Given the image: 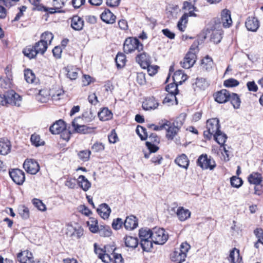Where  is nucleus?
I'll list each match as a JSON object with an SVG mask.
<instances>
[{
    "mask_svg": "<svg viewBox=\"0 0 263 263\" xmlns=\"http://www.w3.org/2000/svg\"><path fill=\"white\" fill-rule=\"evenodd\" d=\"M153 240L151 239L140 240V246L144 251L148 252L153 248Z\"/></svg>",
    "mask_w": 263,
    "mask_h": 263,
    "instance_id": "43",
    "label": "nucleus"
},
{
    "mask_svg": "<svg viewBox=\"0 0 263 263\" xmlns=\"http://www.w3.org/2000/svg\"><path fill=\"white\" fill-rule=\"evenodd\" d=\"M195 10H191L189 11V13H184L180 18L179 20L178 24H177V27L179 30L181 31H184V29L186 27L185 24L187 22V18L189 16H196V15L194 13Z\"/></svg>",
    "mask_w": 263,
    "mask_h": 263,
    "instance_id": "16",
    "label": "nucleus"
},
{
    "mask_svg": "<svg viewBox=\"0 0 263 263\" xmlns=\"http://www.w3.org/2000/svg\"><path fill=\"white\" fill-rule=\"evenodd\" d=\"M230 92L226 89H222L217 92L215 95V100L219 103H223L229 100Z\"/></svg>",
    "mask_w": 263,
    "mask_h": 263,
    "instance_id": "24",
    "label": "nucleus"
},
{
    "mask_svg": "<svg viewBox=\"0 0 263 263\" xmlns=\"http://www.w3.org/2000/svg\"><path fill=\"white\" fill-rule=\"evenodd\" d=\"M116 62L118 68L123 67L126 62V58L123 53H118L116 58Z\"/></svg>",
    "mask_w": 263,
    "mask_h": 263,
    "instance_id": "46",
    "label": "nucleus"
},
{
    "mask_svg": "<svg viewBox=\"0 0 263 263\" xmlns=\"http://www.w3.org/2000/svg\"><path fill=\"white\" fill-rule=\"evenodd\" d=\"M222 39V33L220 30H214L211 34V40L214 43L218 44Z\"/></svg>",
    "mask_w": 263,
    "mask_h": 263,
    "instance_id": "48",
    "label": "nucleus"
},
{
    "mask_svg": "<svg viewBox=\"0 0 263 263\" xmlns=\"http://www.w3.org/2000/svg\"><path fill=\"white\" fill-rule=\"evenodd\" d=\"M199 42L196 41L190 47V51L186 53L182 61L180 62L181 66L185 69L192 67L197 59L196 53L198 52Z\"/></svg>",
    "mask_w": 263,
    "mask_h": 263,
    "instance_id": "3",
    "label": "nucleus"
},
{
    "mask_svg": "<svg viewBox=\"0 0 263 263\" xmlns=\"http://www.w3.org/2000/svg\"><path fill=\"white\" fill-rule=\"evenodd\" d=\"M138 220L134 216H130L126 217L124 222L125 228L127 230H132L138 226Z\"/></svg>",
    "mask_w": 263,
    "mask_h": 263,
    "instance_id": "25",
    "label": "nucleus"
},
{
    "mask_svg": "<svg viewBox=\"0 0 263 263\" xmlns=\"http://www.w3.org/2000/svg\"><path fill=\"white\" fill-rule=\"evenodd\" d=\"M152 240L157 245H163L168 239V235L163 229L155 227L152 229Z\"/></svg>",
    "mask_w": 263,
    "mask_h": 263,
    "instance_id": "9",
    "label": "nucleus"
},
{
    "mask_svg": "<svg viewBox=\"0 0 263 263\" xmlns=\"http://www.w3.org/2000/svg\"><path fill=\"white\" fill-rule=\"evenodd\" d=\"M95 252L98 255V257L102 260L104 262L107 263L111 260V256L110 254L106 253L105 249L104 250L102 249L97 247L96 243L94 244Z\"/></svg>",
    "mask_w": 263,
    "mask_h": 263,
    "instance_id": "19",
    "label": "nucleus"
},
{
    "mask_svg": "<svg viewBox=\"0 0 263 263\" xmlns=\"http://www.w3.org/2000/svg\"><path fill=\"white\" fill-rule=\"evenodd\" d=\"M78 183L84 191H88L91 187V183L83 175H80L78 179Z\"/></svg>",
    "mask_w": 263,
    "mask_h": 263,
    "instance_id": "33",
    "label": "nucleus"
},
{
    "mask_svg": "<svg viewBox=\"0 0 263 263\" xmlns=\"http://www.w3.org/2000/svg\"><path fill=\"white\" fill-rule=\"evenodd\" d=\"M53 39V35L52 33L46 31L42 34L41 35V40H43L47 44L50 45Z\"/></svg>",
    "mask_w": 263,
    "mask_h": 263,
    "instance_id": "47",
    "label": "nucleus"
},
{
    "mask_svg": "<svg viewBox=\"0 0 263 263\" xmlns=\"http://www.w3.org/2000/svg\"><path fill=\"white\" fill-rule=\"evenodd\" d=\"M81 118L78 117L75 118L72 122V126L76 133L80 134H87L91 131L93 128L80 124Z\"/></svg>",
    "mask_w": 263,
    "mask_h": 263,
    "instance_id": "14",
    "label": "nucleus"
},
{
    "mask_svg": "<svg viewBox=\"0 0 263 263\" xmlns=\"http://www.w3.org/2000/svg\"><path fill=\"white\" fill-rule=\"evenodd\" d=\"M139 236L141 240L150 239L152 240V230L141 229L139 230Z\"/></svg>",
    "mask_w": 263,
    "mask_h": 263,
    "instance_id": "40",
    "label": "nucleus"
},
{
    "mask_svg": "<svg viewBox=\"0 0 263 263\" xmlns=\"http://www.w3.org/2000/svg\"><path fill=\"white\" fill-rule=\"evenodd\" d=\"M48 48V44L40 40L35 43L34 46H28L24 49L23 52L24 54L31 59L36 57L37 54H43Z\"/></svg>",
    "mask_w": 263,
    "mask_h": 263,
    "instance_id": "2",
    "label": "nucleus"
},
{
    "mask_svg": "<svg viewBox=\"0 0 263 263\" xmlns=\"http://www.w3.org/2000/svg\"><path fill=\"white\" fill-rule=\"evenodd\" d=\"M87 224L90 231L92 233L99 232L101 236H109L111 234V231L109 229H99L98 221L95 218H91L87 221Z\"/></svg>",
    "mask_w": 263,
    "mask_h": 263,
    "instance_id": "11",
    "label": "nucleus"
},
{
    "mask_svg": "<svg viewBox=\"0 0 263 263\" xmlns=\"http://www.w3.org/2000/svg\"><path fill=\"white\" fill-rule=\"evenodd\" d=\"M111 260L114 259V263H124V259L121 254L114 253H111Z\"/></svg>",
    "mask_w": 263,
    "mask_h": 263,
    "instance_id": "59",
    "label": "nucleus"
},
{
    "mask_svg": "<svg viewBox=\"0 0 263 263\" xmlns=\"http://www.w3.org/2000/svg\"><path fill=\"white\" fill-rule=\"evenodd\" d=\"M197 164L202 169H210V170H212L216 166L215 161L211 159V157H208L206 154L202 155L198 158Z\"/></svg>",
    "mask_w": 263,
    "mask_h": 263,
    "instance_id": "10",
    "label": "nucleus"
},
{
    "mask_svg": "<svg viewBox=\"0 0 263 263\" xmlns=\"http://www.w3.org/2000/svg\"><path fill=\"white\" fill-rule=\"evenodd\" d=\"M166 122H168V125H166L165 129H166L167 132L166 137L169 140H173L179 132V129L169 121H166Z\"/></svg>",
    "mask_w": 263,
    "mask_h": 263,
    "instance_id": "26",
    "label": "nucleus"
},
{
    "mask_svg": "<svg viewBox=\"0 0 263 263\" xmlns=\"http://www.w3.org/2000/svg\"><path fill=\"white\" fill-rule=\"evenodd\" d=\"M229 100L231 102V103L235 108L237 109L239 108L241 101L237 94L234 93H232L231 94L230 93V97H229Z\"/></svg>",
    "mask_w": 263,
    "mask_h": 263,
    "instance_id": "41",
    "label": "nucleus"
},
{
    "mask_svg": "<svg viewBox=\"0 0 263 263\" xmlns=\"http://www.w3.org/2000/svg\"><path fill=\"white\" fill-rule=\"evenodd\" d=\"M64 5V2L62 0H53V6H54L53 8H51V11H50V13H54L55 12L58 11V10Z\"/></svg>",
    "mask_w": 263,
    "mask_h": 263,
    "instance_id": "53",
    "label": "nucleus"
},
{
    "mask_svg": "<svg viewBox=\"0 0 263 263\" xmlns=\"http://www.w3.org/2000/svg\"><path fill=\"white\" fill-rule=\"evenodd\" d=\"M65 128L64 122L62 120H59L50 127L49 130L52 134H59L63 132Z\"/></svg>",
    "mask_w": 263,
    "mask_h": 263,
    "instance_id": "18",
    "label": "nucleus"
},
{
    "mask_svg": "<svg viewBox=\"0 0 263 263\" xmlns=\"http://www.w3.org/2000/svg\"><path fill=\"white\" fill-rule=\"evenodd\" d=\"M136 133L139 136L142 140H145L148 137V134L146 132V129L140 125L137 126Z\"/></svg>",
    "mask_w": 263,
    "mask_h": 263,
    "instance_id": "49",
    "label": "nucleus"
},
{
    "mask_svg": "<svg viewBox=\"0 0 263 263\" xmlns=\"http://www.w3.org/2000/svg\"><path fill=\"white\" fill-rule=\"evenodd\" d=\"M30 141L32 144L35 146H39L44 144V141H43L41 139L40 136L36 134H33L31 135Z\"/></svg>",
    "mask_w": 263,
    "mask_h": 263,
    "instance_id": "45",
    "label": "nucleus"
},
{
    "mask_svg": "<svg viewBox=\"0 0 263 263\" xmlns=\"http://www.w3.org/2000/svg\"><path fill=\"white\" fill-rule=\"evenodd\" d=\"M91 152L88 150L80 151L78 154L79 158L83 161H87L90 157Z\"/></svg>",
    "mask_w": 263,
    "mask_h": 263,
    "instance_id": "55",
    "label": "nucleus"
},
{
    "mask_svg": "<svg viewBox=\"0 0 263 263\" xmlns=\"http://www.w3.org/2000/svg\"><path fill=\"white\" fill-rule=\"evenodd\" d=\"M136 61L143 69H145L150 64L149 57L145 52L137 55Z\"/></svg>",
    "mask_w": 263,
    "mask_h": 263,
    "instance_id": "22",
    "label": "nucleus"
},
{
    "mask_svg": "<svg viewBox=\"0 0 263 263\" xmlns=\"http://www.w3.org/2000/svg\"><path fill=\"white\" fill-rule=\"evenodd\" d=\"M177 216L180 221H184L189 218L191 216V212L187 209H185L183 207H179L176 212Z\"/></svg>",
    "mask_w": 263,
    "mask_h": 263,
    "instance_id": "32",
    "label": "nucleus"
},
{
    "mask_svg": "<svg viewBox=\"0 0 263 263\" xmlns=\"http://www.w3.org/2000/svg\"><path fill=\"white\" fill-rule=\"evenodd\" d=\"M221 23L225 28L230 27L232 24V20L231 17V12L228 9H224L221 12Z\"/></svg>",
    "mask_w": 263,
    "mask_h": 263,
    "instance_id": "20",
    "label": "nucleus"
},
{
    "mask_svg": "<svg viewBox=\"0 0 263 263\" xmlns=\"http://www.w3.org/2000/svg\"><path fill=\"white\" fill-rule=\"evenodd\" d=\"M143 46L140 43L138 39L134 37H128L124 42L123 49L126 53H132L137 50L140 51L143 50Z\"/></svg>",
    "mask_w": 263,
    "mask_h": 263,
    "instance_id": "6",
    "label": "nucleus"
},
{
    "mask_svg": "<svg viewBox=\"0 0 263 263\" xmlns=\"http://www.w3.org/2000/svg\"><path fill=\"white\" fill-rule=\"evenodd\" d=\"M11 149V144L9 141L7 139H0V154L6 155Z\"/></svg>",
    "mask_w": 263,
    "mask_h": 263,
    "instance_id": "31",
    "label": "nucleus"
},
{
    "mask_svg": "<svg viewBox=\"0 0 263 263\" xmlns=\"http://www.w3.org/2000/svg\"><path fill=\"white\" fill-rule=\"evenodd\" d=\"M92 150L95 152H99L104 149V145L100 142H96L91 147Z\"/></svg>",
    "mask_w": 263,
    "mask_h": 263,
    "instance_id": "61",
    "label": "nucleus"
},
{
    "mask_svg": "<svg viewBox=\"0 0 263 263\" xmlns=\"http://www.w3.org/2000/svg\"><path fill=\"white\" fill-rule=\"evenodd\" d=\"M22 102V97L13 90L8 91L3 95L0 94V105L2 106L12 105L19 107Z\"/></svg>",
    "mask_w": 263,
    "mask_h": 263,
    "instance_id": "1",
    "label": "nucleus"
},
{
    "mask_svg": "<svg viewBox=\"0 0 263 263\" xmlns=\"http://www.w3.org/2000/svg\"><path fill=\"white\" fill-rule=\"evenodd\" d=\"M99 215L104 219H107L110 214L111 209L106 203L101 204L97 209Z\"/></svg>",
    "mask_w": 263,
    "mask_h": 263,
    "instance_id": "28",
    "label": "nucleus"
},
{
    "mask_svg": "<svg viewBox=\"0 0 263 263\" xmlns=\"http://www.w3.org/2000/svg\"><path fill=\"white\" fill-rule=\"evenodd\" d=\"M101 20L107 24H113L115 22L116 16L108 9L105 10L101 15Z\"/></svg>",
    "mask_w": 263,
    "mask_h": 263,
    "instance_id": "29",
    "label": "nucleus"
},
{
    "mask_svg": "<svg viewBox=\"0 0 263 263\" xmlns=\"http://www.w3.org/2000/svg\"><path fill=\"white\" fill-rule=\"evenodd\" d=\"M213 60L211 58L206 56L202 60L201 67L203 70L209 71L212 69L213 67Z\"/></svg>",
    "mask_w": 263,
    "mask_h": 263,
    "instance_id": "37",
    "label": "nucleus"
},
{
    "mask_svg": "<svg viewBox=\"0 0 263 263\" xmlns=\"http://www.w3.org/2000/svg\"><path fill=\"white\" fill-rule=\"evenodd\" d=\"M23 167L28 173L36 174L40 170V166L37 161L33 159H27L23 164Z\"/></svg>",
    "mask_w": 263,
    "mask_h": 263,
    "instance_id": "12",
    "label": "nucleus"
},
{
    "mask_svg": "<svg viewBox=\"0 0 263 263\" xmlns=\"http://www.w3.org/2000/svg\"><path fill=\"white\" fill-rule=\"evenodd\" d=\"M158 68L159 67L158 66H151L149 64V65H148V67H146V68L147 69V72L149 75L152 76L157 72Z\"/></svg>",
    "mask_w": 263,
    "mask_h": 263,
    "instance_id": "63",
    "label": "nucleus"
},
{
    "mask_svg": "<svg viewBox=\"0 0 263 263\" xmlns=\"http://www.w3.org/2000/svg\"><path fill=\"white\" fill-rule=\"evenodd\" d=\"M67 77L71 80H76L78 75L79 69L72 66H68L66 68Z\"/></svg>",
    "mask_w": 263,
    "mask_h": 263,
    "instance_id": "35",
    "label": "nucleus"
},
{
    "mask_svg": "<svg viewBox=\"0 0 263 263\" xmlns=\"http://www.w3.org/2000/svg\"><path fill=\"white\" fill-rule=\"evenodd\" d=\"M98 117L101 121H107L112 117V114L107 108H103L98 112Z\"/></svg>",
    "mask_w": 263,
    "mask_h": 263,
    "instance_id": "39",
    "label": "nucleus"
},
{
    "mask_svg": "<svg viewBox=\"0 0 263 263\" xmlns=\"http://www.w3.org/2000/svg\"><path fill=\"white\" fill-rule=\"evenodd\" d=\"M32 203L38 210L41 211H45L46 209V205L40 199H33L32 200Z\"/></svg>",
    "mask_w": 263,
    "mask_h": 263,
    "instance_id": "56",
    "label": "nucleus"
},
{
    "mask_svg": "<svg viewBox=\"0 0 263 263\" xmlns=\"http://www.w3.org/2000/svg\"><path fill=\"white\" fill-rule=\"evenodd\" d=\"M228 259L231 263L238 262L239 260L241 259L239 256V251L236 248L233 249L230 252Z\"/></svg>",
    "mask_w": 263,
    "mask_h": 263,
    "instance_id": "38",
    "label": "nucleus"
},
{
    "mask_svg": "<svg viewBox=\"0 0 263 263\" xmlns=\"http://www.w3.org/2000/svg\"><path fill=\"white\" fill-rule=\"evenodd\" d=\"M178 83L174 82V83H170L166 86V91L171 95V97L173 98H175V96L178 92Z\"/></svg>",
    "mask_w": 263,
    "mask_h": 263,
    "instance_id": "34",
    "label": "nucleus"
},
{
    "mask_svg": "<svg viewBox=\"0 0 263 263\" xmlns=\"http://www.w3.org/2000/svg\"><path fill=\"white\" fill-rule=\"evenodd\" d=\"M175 162L180 167L187 169L190 161L186 155L182 154L176 158Z\"/></svg>",
    "mask_w": 263,
    "mask_h": 263,
    "instance_id": "30",
    "label": "nucleus"
},
{
    "mask_svg": "<svg viewBox=\"0 0 263 263\" xmlns=\"http://www.w3.org/2000/svg\"><path fill=\"white\" fill-rule=\"evenodd\" d=\"M186 118V115L185 114H181L176 119V120L172 123L175 126L180 129L182 125L183 124Z\"/></svg>",
    "mask_w": 263,
    "mask_h": 263,
    "instance_id": "50",
    "label": "nucleus"
},
{
    "mask_svg": "<svg viewBox=\"0 0 263 263\" xmlns=\"http://www.w3.org/2000/svg\"><path fill=\"white\" fill-rule=\"evenodd\" d=\"M146 145L147 148L149 149L150 153H155L159 149V147L158 146H157L154 144H153L152 143H151V142L149 141H147L146 142Z\"/></svg>",
    "mask_w": 263,
    "mask_h": 263,
    "instance_id": "64",
    "label": "nucleus"
},
{
    "mask_svg": "<svg viewBox=\"0 0 263 263\" xmlns=\"http://www.w3.org/2000/svg\"><path fill=\"white\" fill-rule=\"evenodd\" d=\"M246 27L249 31L255 32L258 29L259 24V21L255 17H248L245 23Z\"/></svg>",
    "mask_w": 263,
    "mask_h": 263,
    "instance_id": "17",
    "label": "nucleus"
},
{
    "mask_svg": "<svg viewBox=\"0 0 263 263\" xmlns=\"http://www.w3.org/2000/svg\"><path fill=\"white\" fill-rule=\"evenodd\" d=\"M190 248V245L186 242H182L180 248L176 249L171 254L172 261L176 263H182L185 260L186 254Z\"/></svg>",
    "mask_w": 263,
    "mask_h": 263,
    "instance_id": "5",
    "label": "nucleus"
},
{
    "mask_svg": "<svg viewBox=\"0 0 263 263\" xmlns=\"http://www.w3.org/2000/svg\"><path fill=\"white\" fill-rule=\"evenodd\" d=\"M19 214L23 219H27L29 217V211L28 208L21 205L18 208Z\"/></svg>",
    "mask_w": 263,
    "mask_h": 263,
    "instance_id": "51",
    "label": "nucleus"
},
{
    "mask_svg": "<svg viewBox=\"0 0 263 263\" xmlns=\"http://www.w3.org/2000/svg\"><path fill=\"white\" fill-rule=\"evenodd\" d=\"M219 121L217 118L209 119L206 122L207 130L204 132V136L207 139H210L213 135L220 131Z\"/></svg>",
    "mask_w": 263,
    "mask_h": 263,
    "instance_id": "8",
    "label": "nucleus"
},
{
    "mask_svg": "<svg viewBox=\"0 0 263 263\" xmlns=\"http://www.w3.org/2000/svg\"><path fill=\"white\" fill-rule=\"evenodd\" d=\"M66 235L72 239H80L83 235V229L78 223H68L66 224Z\"/></svg>",
    "mask_w": 263,
    "mask_h": 263,
    "instance_id": "7",
    "label": "nucleus"
},
{
    "mask_svg": "<svg viewBox=\"0 0 263 263\" xmlns=\"http://www.w3.org/2000/svg\"><path fill=\"white\" fill-rule=\"evenodd\" d=\"M64 91L63 90H58L55 93L51 94L50 90L47 88L43 89L39 91L36 96V99L41 103H46L49 100L50 97L52 100L58 101L64 95Z\"/></svg>",
    "mask_w": 263,
    "mask_h": 263,
    "instance_id": "4",
    "label": "nucleus"
},
{
    "mask_svg": "<svg viewBox=\"0 0 263 263\" xmlns=\"http://www.w3.org/2000/svg\"><path fill=\"white\" fill-rule=\"evenodd\" d=\"M136 81L140 85H144L146 83L145 73L143 72H137Z\"/></svg>",
    "mask_w": 263,
    "mask_h": 263,
    "instance_id": "58",
    "label": "nucleus"
},
{
    "mask_svg": "<svg viewBox=\"0 0 263 263\" xmlns=\"http://www.w3.org/2000/svg\"><path fill=\"white\" fill-rule=\"evenodd\" d=\"M195 85L200 89L204 90L209 86V83L204 78H197L196 80Z\"/></svg>",
    "mask_w": 263,
    "mask_h": 263,
    "instance_id": "44",
    "label": "nucleus"
},
{
    "mask_svg": "<svg viewBox=\"0 0 263 263\" xmlns=\"http://www.w3.org/2000/svg\"><path fill=\"white\" fill-rule=\"evenodd\" d=\"M159 103L154 97H150L146 99L142 104V107L144 110H148L155 109L157 108Z\"/></svg>",
    "mask_w": 263,
    "mask_h": 263,
    "instance_id": "23",
    "label": "nucleus"
},
{
    "mask_svg": "<svg viewBox=\"0 0 263 263\" xmlns=\"http://www.w3.org/2000/svg\"><path fill=\"white\" fill-rule=\"evenodd\" d=\"M24 77L27 83H32L34 82L35 75L31 70L27 69L25 70Z\"/></svg>",
    "mask_w": 263,
    "mask_h": 263,
    "instance_id": "52",
    "label": "nucleus"
},
{
    "mask_svg": "<svg viewBox=\"0 0 263 263\" xmlns=\"http://www.w3.org/2000/svg\"><path fill=\"white\" fill-rule=\"evenodd\" d=\"M123 224V221L121 218H118L115 219L112 223V227L115 230L120 229Z\"/></svg>",
    "mask_w": 263,
    "mask_h": 263,
    "instance_id": "62",
    "label": "nucleus"
},
{
    "mask_svg": "<svg viewBox=\"0 0 263 263\" xmlns=\"http://www.w3.org/2000/svg\"><path fill=\"white\" fill-rule=\"evenodd\" d=\"M84 22L82 18L78 16H73L71 21V26L75 30H81L84 26Z\"/></svg>",
    "mask_w": 263,
    "mask_h": 263,
    "instance_id": "27",
    "label": "nucleus"
},
{
    "mask_svg": "<svg viewBox=\"0 0 263 263\" xmlns=\"http://www.w3.org/2000/svg\"><path fill=\"white\" fill-rule=\"evenodd\" d=\"M213 136H214L215 141L219 144L221 145H223L227 139V135L225 134L222 133L221 130L218 131V133H216Z\"/></svg>",
    "mask_w": 263,
    "mask_h": 263,
    "instance_id": "42",
    "label": "nucleus"
},
{
    "mask_svg": "<svg viewBox=\"0 0 263 263\" xmlns=\"http://www.w3.org/2000/svg\"><path fill=\"white\" fill-rule=\"evenodd\" d=\"M125 246L128 248H136L138 245V240L137 238L126 236L124 237Z\"/></svg>",
    "mask_w": 263,
    "mask_h": 263,
    "instance_id": "36",
    "label": "nucleus"
},
{
    "mask_svg": "<svg viewBox=\"0 0 263 263\" xmlns=\"http://www.w3.org/2000/svg\"><path fill=\"white\" fill-rule=\"evenodd\" d=\"M231 185L236 188L240 187L243 183L242 180L238 177L233 176L231 178Z\"/></svg>",
    "mask_w": 263,
    "mask_h": 263,
    "instance_id": "54",
    "label": "nucleus"
},
{
    "mask_svg": "<svg viewBox=\"0 0 263 263\" xmlns=\"http://www.w3.org/2000/svg\"><path fill=\"white\" fill-rule=\"evenodd\" d=\"M254 233L257 238V241L263 245V231L262 229H256L254 230Z\"/></svg>",
    "mask_w": 263,
    "mask_h": 263,
    "instance_id": "60",
    "label": "nucleus"
},
{
    "mask_svg": "<svg viewBox=\"0 0 263 263\" xmlns=\"http://www.w3.org/2000/svg\"><path fill=\"white\" fill-rule=\"evenodd\" d=\"M248 180L250 184L255 185L263 186V178L261 174L257 172H253L249 175Z\"/></svg>",
    "mask_w": 263,
    "mask_h": 263,
    "instance_id": "21",
    "label": "nucleus"
},
{
    "mask_svg": "<svg viewBox=\"0 0 263 263\" xmlns=\"http://www.w3.org/2000/svg\"><path fill=\"white\" fill-rule=\"evenodd\" d=\"M239 82L233 78L227 79L224 81V85L227 87H236L239 85Z\"/></svg>",
    "mask_w": 263,
    "mask_h": 263,
    "instance_id": "57",
    "label": "nucleus"
},
{
    "mask_svg": "<svg viewBox=\"0 0 263 263\" xmlns=\"http://www.w3.org/2000/svg\"><path fill=\"white\" fill-rule=\"evenodd\" d=\"M17 257L21 263H33L34 262L31 252L27 250L18 253Z\"/></svg>",
    "mask_w": 263,
    "mask_h": 263,
    "instance_id": "15",
    "label": "nucleus"
},
{
    "mask_svg": "<svg viewBox=\"0 0 263 263\" xmlns=\"http://www.w3.org/2000/svg\"><path fill=\"white\" fill-rule=\"evenodd\" d=\"M9 175L12 180L18 185H22L25 181V173L20 169L16 168L10 171Z\"/></svg>",
    "mask_w": 263,
    "mask_h": 263,
    "instance_id": "13",
    "label": "nucleus"
}]
</instances>
